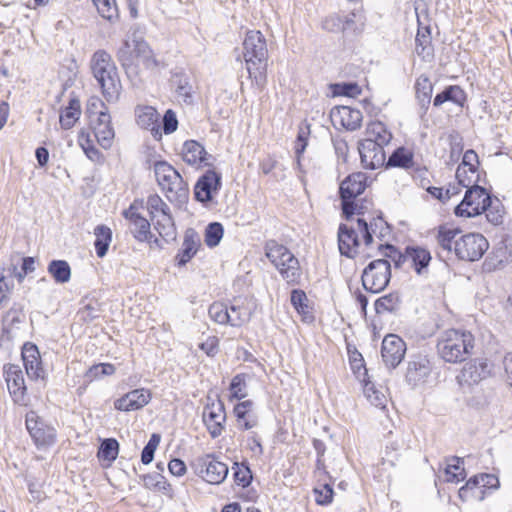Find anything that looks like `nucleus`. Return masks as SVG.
<instances>
[{
  "label": "nucleus",
  "mask_w": 512,
  "mask_h": 512,
  "mask_svg": "<svg viewBox=\"0 0 512 512\" xmlns=\"http://www.w3.org/2000/svg\"><path fill=\"white\" fill-rule=\"evenodd\" d=\"M146 208L151 219L170 210L169 206L157 194H152L147 198Z\"/></svg>",
  "instance_id": "nucleus-47"
},
{
  "label": "nucleus",
  "mask_w": 512,
  "mask_h": 512,
  "mask_svg": "<svg viewBox=\"0 0 512 512\" xmlns=\"http://www.w3.org/2000/svg\"><path fill=\"white\" fill-rule=\"evenodd\" d=\"M229 309L228 325L232 327H240L250 319L248 310L241 306L232 305Z\"/></svg>",
  "instance_id": "nucleus-50"
},
{
  "label": "nucleus",
  "mask_w": 512,
  "mask_h": 512,
  "mask_svg": "<svg viewBox=\"0 0 512 512\" xmlns=\"http://www.w3.org/2000/svg\"><path fill=\"white\" fill-rule=\"evenodd\" d=\"M102 112H108L104 102L99 97H91L87 103V113L90 120L97 119Z\"/></svg>",
  "instance_id": "nucleus-57"
},
{
  "label": "nucleus",
  "mask_w": 512,
  "mask_h": 512,
  "mask_svg": "<svg viewBox=\"0 0 512 512\" xmlns=\"http://www.w3.org/2000/svg\"><path fill=\"white\" fill-rule=\"evenodd\" d=\"M78 316L85 322H91L99 317V309L94 304H87L78 312Z\"/></svg>",
  "instance_id": "nucleus-64"
},
{
  "label": "nucleus",
  "mask_w": 512,
  "mask_h": 512,
  "mask_svg": "<svg viewBox=\"0 0 512 512\" xmlns=\"http://www.w3.org/2000/svg\"><path fill=\"white\" fill-rule=\"evenodd\" d=\"M416 99L420 105L421 115H424L431 103L433 84L426 75H420L415 83Z\"/></svg>",
  "instance_id": "nucleus-25"
},
{
  "label": "nucleus",
  "mask_w": 512,
  "mask_h": 512,
  "mask_svg": "<svg viewBox=\"0 0 512 512\" xmlns=\"http://www.w3.org/2000/svg\"><path fill=\"white\" fill-rule=\"evenodd\" d=\"M363 392L368 401L377 408H385L387 403V398L385 394L376 388V386L371 382H365L363 386Z\"/></svg>",
  "instance_id": "nucleus-42"
},
{
  "label": "nucleus",
  "mask_w": 512,
  "mask_h": 512,
  "mask_svg": "<svg viewBox=\"0 0 512 512\" xmlns=\"http://www.w3.org/2000/svg\"><path fill=\"white\" fill-rule=\"evenodd\" d=\"M226 415L224 407L221 402L211 405H207L203 412V421L207 426L210 435L213 438L218 437L223 429V422L225 421Z\"/></svg>",
  "instance_id": "nucleus-21"
},
{
  "label": "nucleus",
  "mask_w": 512,
  "mask_h": 512,
  "mask_svg": "<svg viewBox=\"0 0 512 512\" xmlns=\"http://www.w3.org/2000/svg\"><path fill=\"white\" fill-rule=\"evenodd\" d=\"M119 452V444L116 439L108 438L105 439L99 448L98 457L108 463L113 462Z\"/></svg>",
  "instance_id": "nucleus-44"
},
{
  "label": "nucleus",
  "mask_w": 512,
  "mask_h": 512,
  "mask_svg": "<svg viewBox=\"0 0 512 512\" xmlns=\"http://www.w3.org/2000/svg\"><path fill=\"white\" fill-rule=\"evenodd\" d=\"M479 175L477 170H468L464 166H458L456 170V179L458 185L463 188L469 189L472 186L477 185Z\"/></svg>",
  "instance_id": "nucleus-48"
},
{
  "label": "nucleus",
  "mask_w": 512,
  "mask_h": 512,
  "mask_svg": "<svg viewBox=\"0 0 512 512\" xmlns=\"http://www.w3.org/2000/svg\"><path fill=\"white\" fill-rule=\"evenodd\" d=\"M334 95L357 97L361 94V87L354 82H343L332 85Z\"/></svg>",
  "instance_id": "nucleus-53"
},
{
  "label": "nucleus",
  "mask_w": 512,
  "mask_h": 512,
  "mask_svg": "<svg viewBox=\"0 0 512 512\" xmlns=\"http://www.w3.org/2000/svg\"><path fill=\"white\" fill-rule=\"evenodd\" d=\"M315 500L317 504L328 505L333 499V489L330 485L324 484L319 488L314 489Z\"/></svg>",
  "instance_id": "nucleus-59"
},
{
  "label": "nucleus",
  "mask_w": 512,
  "mask_h": 512,
  "mask_svg": "<svg viewBox=\"0 0 512 512\" xmlns=\"http://www.w3.org/2000/svg\"><path fill=\"white\" fill-rule=\"evenodd\" d=\"M31 437L34 439L37 445H50L55 441V430L50 427H46L44 424H41L38 430H35Z\"/></svg>",
  "instance_id": "nucleus-52"
},
{
  "label": "nucleus",
  "mask_w": 512,
  "mask_h": 512,
  "mask_svg": "<svg viewBox=\"0 0 512 512\" xmlns=\"http://www.w3.org/2000/svg\"><path fill=\"white\" fill-rule=\"evenodd\" d=\"M458 228L449 225H440L435 232V240L437 246L447 252H455L456 237L460 234Z\"/></svg>",
  "instance_id": "nucleus-27"
},
{
  "label": "nucleus",
  "mask_w": 512,
  "mask_h": 512,
  "mask_svg": "<svg viewBox=\"0 0 512 512\" xmlns=\"http://www.w3.org/2000/svg\"><path fill=\"white\" fill-rule=\"evenodd\" d=\"M159 113L151 106L141 107L137 110V123L144 129H150L154 137H161L158 125Z\"/></svg>",
  "instance_id": "nucleus-26"
},
{
  "label": "nucleus",
  "mask_w": 512,
  "mask_h": 512,
  "mask_svg": "<svg viewBox=\"0 0 512 512\" xmlns=\"http://www.w3.org/2000/svg\"><path fill=\"white\" fill-rule=\"evenodd\" d=\"M308 129L300 128L297 136V140L295 143V154H296V163L300 168L301 166V155L304 153L307 145H308Z\"/></svg>",
  "instance_id": "nucleus-56"
},
{
  "label": "nucleus",
  "mask_w": 512,
  "mask_h": 512,
  "mask_svg": "<svg viewBox=\"0 0 512 512\" xmlns=\"http://www.w3.org/2000/svg\"><path fill=\"white\" fill-rule=\"evenodd\" d=\"M465 100V92L459 86L453 85L445 88L441 93H438L433 100V105L439 107L443 103L450 101L459 106H463Z\"/></svg>",
  "instance_id": "nucleus-31"
},
{
  "label": "nucleus",
  "mask_w": 512,
  "mask_h": 512,
  "mask_svg": "<svg viewBox=\"0 0 512 512\" xmlns=\"http://www.w3.org/2000/svg\"><path fill=\"white\" fill-rule=\"evenodd\" d=\"M492 365L485 359H475L464 365L457 381L462 387H472L491 375Z\"/></svg>",
  "instance_id": "nucleus-10"
},
{
  "label": "nucleus",
  "mask_w": 512,
  "mask_h": 512,
  "mask_svg": "<svg viewBox=\"0 0 512 512\" xmlns=\"http://www.w3.org/2000/svg\"><path fill=\"white\" fill-rule=\"evenodd\" d=\"M309 300L307 298L306 293L300 289H294L291 292V304L301 315L302 320L305 322H312L314 320V316L309 307Z\"/></svg>",
  "instance_id": "nucleus-33"
},
{
  "label": "nucleus",
  "mask_w": 512,
  "mask_h": 512,
  "mask_svg": "<svg viewBox=\"0 0 512 512\" xmlns=\"http://www.w3.org/2000/svg\"><path fill=\"white\" fill-rule=\"evenodd\" d=\"M276 269L288 284L294 285L299 283L302 272L299 261L293 254L291 259H286L283 266H278Z\"/></svg>",
  "instance_id": "nucleus-30"
},
{
  "label": "nucleus",
  "mask_w": 512,
  "mask_h": 512,
  "mask_svg": "<svg viewBox=\"0 0 512 512\" xmlns=\"http://www.w3.org/2000/svg\"><path fill=\"white\" fill-rule=\"evenodd\" d=\"M197 467L201 477L210 484L222 483L229 472L227 465L217 461L211 454L199 457Z\"/></svg>",
  "instance_id": "nucleus-13"
},
{
  "label": "nucleus",
  "mask_w": 512,
  "mask_h": 512,
  "mask_svg": "<svg viewBox=\"0 0 512 512\" xmlns=\"http://www.w3.org/2000/svg\"><path fill=\"white\" fill-rule=\"evenodd\" d=\"M154 228L166 241L176 238V227L170 210L151 219Z\"/></svg>",
  "instance_id": "nucleus-28"
},
{
  "label": "nucleus",
  "mask_w": 512,
  "mask_h": 512,
  "mask_svg": "<svg viewBox=\"0 0 512 512\" xmlns=\"http://www.w3.org/2000/svg\"><path fill=\"white\" fill-rule=\"evenodd\" d=\"M487 220L493 225H499L503 220V209L499 203L496 205L491 201V205L485 211Z\"/></svg>",
  "instance_id": "nucleus-61"
},
{
  "label": "nucleus",
  "mask_w": 512,
  "mask_h": 512,
  "mask_svg": "<svg viewBox=\"0 0 512 512\" xmlns=\"http://www.w3.org/2000/svg\"><path fill=\"white\" fill-rule=\"evenodd\" d=\"M178 120L172 110H167L163 116V130L165 134H171L176 131Z\"/></svg>",
  "instance_id": "nucleus-62"
},
{
  "label": "nucleus",
  "mask_w": 512,
  "mask_h": 512,
  "mask_svg": "<svg viewBox=\"0 0 512 512\" xmlns=\"http://www.w3.org/2000/svg\"><path fill=\"white\" fill-rule=\"evenodd\" d=\"M47 270L56 283H67L71 278V268L65 260H52Z\"/></svg>",
  "instance_id": "nucleus-38"
},
{
  "label": "nucleus",
  "mask_w": 512,
  "mask_h": 512,
  "mask_svg": "<svg viewBox=\"0 0 512 512\" xmlns=\"http://www.w3.org/2000/svg\"><path fill=\"white\" fill-rule=\"evenodd\" d=\"M221 179V174L216 171H206L195 185V198L200 202L211 201L221 188Z\"/></svg>",
  "instance_id": "nucleus-16"
},
{
  "label": "nucleus",
  "mask_w": 512,
  "mask_h": 512,
  "mask_svg": "<svg viewBox=\"0 0 512 512\" xmlns=\"http://www.w3.org/2000/svg\"><path fill=\"white\" fill-rule=\"evenodd\" d=\"M8 391L16 404L26 403V386L21 367L16 364H6L3 368Z\"/></svg>",
  "instance_id": "nucleus-12"
},
{
  "label": "nucleus",
  "mask_w": 512,
  "mask_h": 512,
  "mask_svg": "<svg viewBox=\"0 0 512 512\" xmlns=\"http://www.w3.org/2000/svg\"><path fill=\"white\" fill-rule=\"evenodd\" d=\"M180 154L182 160L192 167L199 168L210 165L208 160L211 156L206 152L204 146L196 140L185 141Z\"/></svg>",
  "instance_id": "nucleus-20"
},
{
  "label": "nucleus",
  "mask_w": 512,
  "mask_h": 512,
  "mask_svg": "<svg viewBox=\"0 0 512 512\" xmlns=\"http://www.w3.org/2000/svg\"><path fill=\"white\" fill-rule=\"evenodd\" d=\"M152 399L150 390L134 389L114 401V408L123 412L136 411L146 406Z\"/></svg>",
  "instance_id": "nucleus-17"
},
{
  "label": "nucleus",
  "mask_w": 512,
  "mask_h": 512,
  "mask_svg": "<svg viewBox=\"0 0 512 512\" xmlns=\"http://www.w3.org/2000/svg\"><path fill=\"white\" fill-rule=\"evenodd\" d=\"M391 265L387 259L371 261L362 273V285L371 293H379L389 284Z\"/></svg>",
  "instance_id": "nucleus-8"
},
{
  "label": "nucleus",
  "mask_w": 512,
  "mask_h": 512,
  "mask_svg": "<svg viewBox=\"0 0 512 512\" xmlns=\"http://www.w3.org/2000/svg\"><path fill=\"white\" fill-rule=\"evenodd\" d=\"M141 208H143V201L135 200L122 214L130 222L131 232L135 239L140 242H149L152 238L151 224L139 213Z\"/></svg>",
  "instance_id": "nucleus-11"
},
{
  "label": "nucleus",
  "mask_w": 512,
  "mask_h": 512,
  "mask_svg": "<svg viewBox=\"0 0 512 512\" xmlns=\"http://www.w3.org/2000/svg\"><path fill=\"white\" fill-rule=\"evenodd\" d=\"M154 174L158 185L171 203L178 206L186 203L189 197L188 185L173 166L166 161H157L154 164Z\"/></svg>",
  "instance_id": "nucleus-4"
},
{
  "label": "nucleus",
  "mask_w": 512,
  "mask_h": 512,
  "mask_svg": "<svg viewBox=\"0 0 512 512\" xmlns=\"http://www.w3.org/2000/svg\"><path fill=\"white\" fill-rule=\"evenodd\" d=\"M117 57L128 76L138 75L140 64L149 70L158 67V61L144 40H134L132 45L129 41H124L117 52Z\"/></svg>",
  "instance_id": "nucleus-5"
},
{
  "label": "nucleus",
  "mask_w": 512,
  "mask_h": 512,
  "mask_svg": "<svg viewBox=\"0 0 512 512\" xmlns=\"http://www.w3.org/2000/svg\"><path fill=\"white\" fill-rule=\"evenodd\" d=\"M234 480L237 485L247 487L252 481V473L244 463H235L232 467Z\"/></svg>",
  "instance_id": "nucleus-51"
},
{
  "label": "nucleus",
  "mask_w": 512,
  "mask_h": 512,
  "mask_svg": "<svg viewBox=\"0 0 512 512\" xmlns=\"http://www.w3.org/2000/svg\"><path fill=\"white\" fill-rule=\"evenodd\" d=\"M243 57L249 77L258 87L266 82L268 48L264 35L258 30L246 33L243 41Z\"/></svg>",
  "instance_id": "nucleus-1"
},
{
  "label": "nucleus",
  "mask_w": 512,
  "mask_h": 512,
  "mask_svg": "<svg viewBox=\"0 0 512 512\" xmlns=\"http://www.w3.org/2000/svg\"><path fill=\"white\" fill-rule=\"evenodd\" d=\"M98 13L104 19L113 22L118 18V8L115 0H92Z\"/></svg>",
  "instance_id": "nucleus-43"
},
{
  "label": "nucleus",
  "mask_w": 512,
  "mask_h": 512,
  "mask_svg": "<svg viewBox=\"0 0 512 512\" xmlns=\"http://www.w3.org/2000/svg\"><path fill=\"white\" fill-rule=\"evenodd\" d=\"M224 233V228L219 222L210 223L205 230V243L208 247H216Z\"/></svg>",
  "instance_id": "nucleus-49"
},
{
  "label": "nucleus",
  "mask_w": 512,
  "mask_h": 512,
  "mask_svg": "<svg viewBox=\"0 0 512 512\" xmlns=\"http://www.w3.org/2000/svg\"><path fill=\"white\" fill-rule=\"evenodd\" d=\"M94 247L99 258H103L112 241V231L106 225H98L94 228Z\"/></svg>",
  "instance_id": "nucleus-34"
},
{
  "label": "nucleus",
  "mask_w": 512,
  "mask_h": 512,
  "mask_svg": "<svg viewBox=\"0 0 512 512\" xmlns=\"http://www.w3.org/2000/svg\"><path fill=\"white\" fill-rule=\"evenodd\" d=\"M91 70L104 98L108 102L116 101L120 95L121 82L110 54L104 50L96 51L91 58Z\"/></svg>",
  "instance_id": "nucleus-2"
},
{
  "label": "nucleus",
  "mask_w": 512,
  "mask_h": 512,
  "mask_svg": "<svg viewBox=\"0 0 512 512\" xmlns=\"http://www.w3.org/2000/svg\"><path fill=\"white\" fill-rule=\"evenodd\" d=\"M199 348L208 356L213 357L219 351V340L215 336H210L199 345Z\"/></svg>",
  "instance_id": "nucleus-63"
},
{
  "label": "nucleus",
  "mask_w": 512,
  "mask_h": 512,
  "mask_svg": "<svg viewBox=\"0 0 512 512\" xmlns=\"http://www.w3.org/2000/svg\"><path fill=\"white\" fill-rule=\"evenodd\" d=\"M489 248L487 239L479 233H468L455 242V255L465 261H477Z\"/></svg>",
  "instance_id": "nucleus-9"
},
{
  "label": "nucleus",
  "mask_w": 512,
  "mask_h": 512,
  "mask_svg": "<svg viewBox=\"0 0 512 512\" xmlns=\"http://www.w3.org/2000/svg\"><path fill=\"white\" fill-rule=\"evenodd\" d=\"M93 136L103 149L111 148L115 132L111 125V117L108 112H102L97 119L91 120Z\"/></svg>",
  "instance_id": "nucleus-18"
},
{
  "label": "nucleus",
  "mask_w": 512,
  "mask_h": 512,
  "mask_svg": "<svg viewBox=\"0 0 512 512\" xmlns=\"http://www.w3.org/2000/svg\"><path fill=\"white\" fill-rule=\"evenodd\" d=\"M445 480L447 482L458 483L465 478V469L463 461L458 457H452L448 460L447 466L444 470Z\"/></svg>",
  "instance_id": "nucleus-40"
},
{
  "label": "nucleus",
  "mask_w": 512,
  "mask_h": 512,
  "mask_svg": "<svg viewBox=\"0 0 512 512\" xmlns=\"http://www.w3.org/2000/svg\"><path fill=\"white\" fill-rule=\"evenodd\" d=\"M322 27L329 32L345 31L346 26L342 17L338 15H330L322 22Z\"/></svg>",
  "instance_id": "nucleus-58"
},
{
  "label": "nucleus",
  "mask_w": 512,
  "mask_h": 512,
  "mask_svg": "<svg viewBox=\"0 0 512 512\" xmlns=\"http://www.w3.org/2000/svg\"><path fill=\"white\" fill-rule=\"evenodd\" d=\"M159 442L160 436L158 434H152L148 443L145 445L141 453V462L143 464L147 465L152 462L155 450L159 445Z\"/></svg>",
  "instance_id": "nucleus-54"
},
{
  "label": "nucleus",
  "mask_w": 512,
  "mask_h": 512,
  "mask_svg": "<svg viewBox=\"0 0 512 512\" xmlns=\"http://www.w3.org/2000/svg\"><path fill=\"white\" fill-rule=\"evenodd\" d=\"M413 163V153L407 148L399 147L388 158L387 166L408 169Z\"/></svg>",
  "instance_id": "nucleus-39"
},
{
  "label": "nucleus",
  "mask_w": 512,
  "mask_h": 512,
  "mask_svg": "<svg viewBox=\"0 0 512 512\" xmlns=\"http://www.w3.org/2000/svg\"><path fill=\"white\" fill-rule=\"evenodd\" d=\"M265 251L267 258L275 266V268L278 266H283V263L286 262V259H291V255L293 254L284 245L279 244L274 240H270L266 243Z\"/></svg>",
  "instance_id": "nucleus-29"
},
{
  "label": "nucleus",
  "mask_w": 512,
  "mask_h": 512,
  "mask_svg": "<svg viewBox=\"0 0 512 512\" xmlns=\"http://www.w3.org/2000/svg\"><path fill=\"white\" fill-rule=\"evenodd\" d=\"M366 134V140H371L375 143H378L382 147L389 144L392 139L391 132L388 131L385 124L380 121L369 123L366 129Z\"/></svg>",
  "instance_id": "nucleus-32"
},
{
  "label": "nucleus",
  "mask_w": 512,
  "mask_h": 512,
  "mask_svg": "<svg viewBox=\"0 0 512 512\" xmlns=\"http://www.w3.org/2000/svg\"><path fill=\"white\" fill-rule=\"evenodd\" d=\"M200 245V238L193 229H188L185 232L182 247L176 256L179 266H184L196 254Z\"/></svg>",
  "instance_id": "nucleus-24"
},
{
  "label": "nucleus",
  "mask_w": 512,
  "mask_h": 512,
  "mask_svg": "<svg viewBox=\"0 0 512 512\" xmlns=\"http://www.w3.org/2000/svg\"><path fill=\"white\" fill-rule=\"evenodd\" d=\"M358 233L362 234L366 245L373 241L370 227L365 219H357V228L349 227L346 224H340L338 228V248L342 256L354 258L359 247Z\"/></svg>",
  "instance_id": "nucleus-6"
},
{
  "label": "nucleus",
  "mask_w": 512,
  "mask_h": 512,
  "mask_svg": "<svg viewBox=\"0 0 512 512\" xmlns=\"http://www.w3.org/2000/svg\"><path fill=\"white\" fill-rule=\"evenodd\" d=\"M333 121L339 122L345 129L355 131L361 126L362 113L358 109L341 106L332 111Z\"/></svg>",
  "instance_id": "nucleus-23"
},
{
  "label": "nucleus",
  "mask_w": 512,
  "mask_h": 512,
  "mask_svg": "<svg viewBox=\"0 0 512 512\" xmlns=\"http://www.w3.org/2000/svg\"><path fill=\"white\" fill-rule=\"evenodd\" d=\"M24 366L30 379H39L44 377V369L42 368L40 358L34 361L25 362Z\"/></svg>",
  "instance_id": "nucleus-60"
},
{
  "label": "nucleus",
  "mask_w": 512,
  "mask_h": 512,
  "mask_svg": "<svg viewBox=\"0 0 512 512\" xmlns=\"http://www.w3.org/2000/svg\"><path fill=\"white\" fill-rule=\"evenodd\" d=\"M406 352L405 342L395 334L385 336L382 341L381 355L383 362L389 368L397 367Z\"/></svg>",
  "instance_id": "nucleus-14"
},
{
  "label": "nucleus",
  "mask_w": 512,
  "mask_h": 512,
  "mask_svg": "<svg viewBox=\"0 0 512 512\" xmlns=\"http://www.w3.org/2000/svg\"><path fill=\"white\" fill-rule=\"evenodd\" d=\"M81 115V106L78 99H71L69 104L60 113L59 122L63 129H70L74 126Z\"/></svg>",
  "instance_id": "nucleus-35"
},
{
  "label": "nucleus",
  "mask_w": 512,
  "mask_h": 512,
  "mask_svg": "<svg viewBox=\"0 0 512 512\" xmlns=\"http://www.w3.org/2000/svg\"><path fill=\"white\" fill-rule=\"evenodd\" d=\"M361 163L364 168L375 170L385 164L386 155L384 147L371 140H362L358 146Z\"/></svg>",
  "instance_id": "nucleus-15"
},
{
  "label": "nucleus",
  "mask_w": 512,
  "mask_h": 512,
  "mask_svg": "<svg viewBox=\"0 0 512 512\" xmlns=\"http://www.w3.org/2000/svg\"><path fill=\"white\" fill-rule=\"evenodd\" d=\"M406 257L411 260L417 273L426 268L431 261L430 252L422 247H407Z\"/></svg>",
  "instance_id": "nucleus-36"
},
{
  "label": "nucleus",
  "mask_w": 512,
  "mask_h": 512,
  "mask_svg": "<svg viewBox=\"0 0 512 512\" xmlns=\"http://www.w3.org/2000/svg\"><path fill=\"white\" fill-rule=\"evenodd\" d=\"M491 205V196L485 188L475 185L466 190L463 200L455 207L457 217L471 218L485 212Z\"/></svg>",
  "instance_id": "nucleus-7"
},
{
  "label": "nucleus",
  "mask_w": 512,
  "mask_h": 512,
  "mask_svg": "<svg viewBox=\"0 0 512 512\" xmlns=\"http://www.w3.org/2000/svg\"><path fill=\"white\" fill-rule=\"evenodd\" d=\"M415 51L418 56L425 59L431 56L432 49H431V42L428 35H420V33L417 34L415 38Z\"/></svg>",
  "instance_id": "nucleus-55"
},
{
  "label": "nucleus",
  "mask_w": 512,
  "mask_h": 512,
  "mask_svg": "<svg viewBox=\"0 0 512 512\" xmlns=\"http://www.w3.org/2000/svg\"><path fill=\"white\" fill-rule=\"evenodd\" d=\"M367 176L362 172L349 175L340 185V195L344 200H350L361 193L366 188Z\"/></svg>",
  "instance_id": "nucleus-22"
},
{
  "label": "nucleus",
  "mask_w": 512,
  "mask_h": 512,
  "mask_svg": "<svg viewBox=\"0 0 512 512\" xmlns=\"http://www.w3.org/2000/svg\"><path fill=\"white\" fill-rule=\"evenodd\" d=\"M246 374L235 375L230 383L229 390L231 392V398L241 400L247 396V383Z\"/></svg>",
  "instance_id": "nucleus-46"
},
{
  "label": "nucleus",
  "mask_w": 512,
  "mask_h": 512,
  "mask_svg": "<svg viewBox=\"0 0 512 512\" xmlns=\"http://www.w3.org/2000/svg\"><path fill=\"white\" fill-rule=\"evenodd\" d=\"M401 299L397 293H389L375 301V310L378 314L396 312L400 308Z\"/></svg>",
  "instance_id": "nucleus-41"
},
{
  "label": "nucleus",
  "mask_w": 512,
  "mask_h": 512,
  "mask_svg": "<svg viewBox=\"0 0 512 512\" xmlns=\"http://www.w3.org/2000/svg\"><path fill=\"white\" fill-rule=\"evenodd\" d=\"M473 347V335L460 329L443 331L437 341L438 354L448 363H458L466 360L472 353Z\"/></svg>",
  "instance_id": "nucleus-3"
},
{
  "label": "nucleus",
  "mask_w": 512,
  "mask_h": 512,
  "mask_svg": "<svg viewBox=\"0 0 512 512\" xmlns=\"http://www.w3.org/2000/svg\"><path fill=\"white\" fill-rule=\"evenodd\" d=\"M430 361L424 356L415 357L408 363L405 379L412 387L423 385L431 373Z\"/></svg>",
  "instance_id": "nucleus-19"
},
{
  "label": "nucleus",
  "mask_w": 512,
  "mask_h": 512,
  "mask_svg": "<svg viewBox=\"0 0 512 512\" xmlns=\"http://www.w3.org/2000/svg\"><path fill=\"white\" fill-rule=\"evenodd\" d=\"M172 82L177 96L185 103H192L194 90L190 78L185 74H175Z\"/></svg>",
  "instance_id": "nucleus-37"
},
{
  "label": "nucleus",
  "mask_w": 512,
  "mask_h": 512,
  "mask_svg": "<svg viewBox=\"0 0 512 512\" xmlns=\"http://www.w3.org/2000/svg\"><path fill=\"white\" fill-rule=\"evenodd\" d=\"M209 317L212 321L220 325H228L229 309L227 305L221 302H214L208 309Z\"/></svg>",
  "instance_id": "nucleus-45"
}]
</instances>
